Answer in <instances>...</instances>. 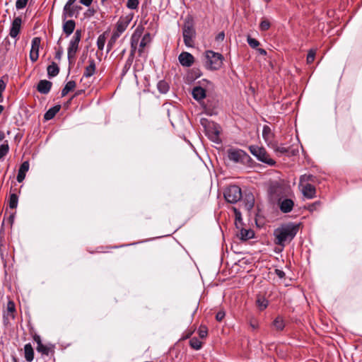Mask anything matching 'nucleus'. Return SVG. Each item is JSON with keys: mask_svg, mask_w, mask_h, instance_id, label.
Listing matches in <instances>:
<instances>
[{"mask_svg": "<svg viewBox=\"0 0 362 362\" xmlns=\"http://www.w3.org/2000/svg\"><path fill=\"white\" fill-rule=\"evenodd\" d=\"M313 180V175H303L300 177V185L303 184L305 182H309Z\"/></svg>", "mask_w": 362, "mask_h": 362, "instance_id": "09e8293b", "label": "nucleus"}, {"mask_svg": "<svg viewBox=\"0 0 362 362\" xmlns=\"http://www.w3.org/2000/svg\"><path fill=\"white\" fill-rule=\"evenodd\" d=\"M275 273L281 279H282V278H284L285 276V273L282 270L276 269L275 270Z\"/></svg>", "mask_w": 362, "mask_h": 362, "instance_id": "bf43d9fd", "label": "nucleus"}, {"mask_svg": "<svg viewBox=\"0 0 362 362\" xmlns=\"http://www.w3.org/2000/svg\"><path fill=\"white\" fill-rule=\"evenodd\" d=\"M106 42L105 33L100 35L97 39V47L98 49L103 50Z\"/></svg>", "mask_w": 362, "mask_h": 362, "instance_id": "e433bc0d", "label": "nucleus"}, {"mask_svg": "<svg viewBox=\"0 0 362 362\" xmlns=\"http://www.w3.org/2000/svg\"><path fill=\"white\" fill-rule=\"evenodd\" d=\"M144 28L143 25H138L132 35L141 37L144 33Z\"/></svg>", "mask_w": 362, "mask_h": 362, "instance_id": "de8ad7c7", "label": "nucleus"}, {"mask_svg": "<svg viewBox=\"0 0 362 362\" xmlns=\"http://www.w3.org/2000/svg\"><path fill=\"white\" fill-rule=\"evenodd\" d=\"M25 358L28 362H31L34 358V351L30 344L24 346Z\"/></svg>", "mask_w": 362, "mask_h": 362, "instance_id": "b1692460", "label": "nucleus"}, {"mask_svg": "<svg viewBox=\"0 0 362 362\" xmlns=\"http://www.w3.org/2000/svg\"><path fill=\"white\" fill-rule=\"evenodd\" d=\"M22 24V19L21 17H16L12 23L10 28L9 35L11 37L16 38L21 32Z\"/></svg>", "mask_w": 362, "mask_h": 362, "instance_id": "ddd939ff", "label": "nucleus"}, {"mask_svg": "<svg viewBox=\"0 0 362 362\" xmlns=\"http://www.w3.org/2000/svg\"><path fill=\"white\" fill-rule=\"evenodd\" d=\"M225 317V313L223 311H219L216 315V319L217 321L221 322Z\"/></svg>", "mask_w": 362, "mask_h": 362, "instance_id": "5fc2aeb1", "label": "nucleus"}, {"mask_svg": "<svg viewBox=\"0 0 362 362\" xmlns=\"http://www.w3.org/2000/svg\"><path fill=\"white\" fill-rule=\"evenodd\" d=\"M270 146L274 149V151L276 153H279L281 155L285 154L288 152V149L287 148L284 147L283 145L279 146V145L273 143Z\"/></svg>", "mask_w": 362, "mask_h": 362, "instance_id": "72a5a7b5", "label": "nucleus"}, {"mask_svg": "<svg viewBox=\"0 0 362 362\" xmlns=\"http://www.w3.org/2000/svg\"><path fill=\"white\" fill-rule=\"evenodd\" d=\"M262 136H263V139H264L265 142L268 144V146H270L274 143L273 142L274 134H273L271 128L269 126L264 125L263 127Z\"/></svg>", "mask_w": 362, "mask_h": 362, "instance_id": "a211bd4d", "label": "nucleus"}, {"mask_svg": "<svg viewBox=\"0 0 362 362\" xmlns=\"http://www.w3.org/2000/svg\"><path fill=\"white\" fill-rule=\"evenodd\" d=\"M52 83L47 80H40L37 84V90L42 94H47L52 88Z\"/></svg>", "mask_w": 362, "mask_h": 362, "instance_id": "f3484780", "label": "nucleus"}, {"mask_svg": "<svg viewBox=\"0 0 362 362\" xmlns=\"http://www.w3.org/2000/svg\"><path fill=\"white\" fill-rule=\"evenodd\" d=\"M182 35L184 43L187 47H192L194 38L196 35L193 21L191 18L185 20L182 27Z\"/></svg>", "mask_w": 362, "mask_h": 362, "instance_id": "20e7f679", "label": "nucleus"}, {"mask_svg": "<svg viewBox=\"0 0 362 362\" xmlns=\"http://www.w3.org/2000/svg\"><path fill=\"white\" fill-rule=\"evenodd\" d=\"M6 88V83L4 81V80L0 79V101H1L2 99V93Z\"/></svg>", "mask_w": 362, "mask_h": 362, "instance_id": "603ef678", "label": "nucleus"}, {"mask_svg": "<svg viewBox=\"0 0 362 362\" xmlns=\"http://www.w3.org/2000/svg\"><path fill=\"white\" fill-rule=\"evenodd\" d=\"M250 153L255 156L259 161L264 163L270 166L275 165L276 162L274 160L270 158L267 151L258 146H250L249 147Z\"/></svg>", "mask_w": 362, "mask_h": 362, "instance_id": "39448f33", "label": "nucleus"}, {"mask_svg": "<svg viewBox=\"0 0 362 362\" xmlns=\"http://www.w3.org/2000/svg\"><path fill=\"white\" fill-rule=\"evenodd\" d=\"M119 37V36H118L117 34H114L112 33V35L110 40L108 41V43L107 45V52H110L113 48L116 41L117 40V39Z\"/></svg>", "mask_w": 362, "mask_h": 362, "instance_id": "4c0bfd02", "label": "nucleus"}, {"mask_svg": "<svg viewBox=\"0 0 362 362\" xmlns=\"http://www.w3.org/2000/svg\"><path fill=\"white\" fill-rule=\"evenodd\" d=\"M76 82L74 81H68L64 88L62 90V97L66 96L70 91L76 88Z\"/></svg>", "mask_w": 362, "mask_h": 362, "instance_id": "7c9ffc66", "label": "nucleus"}, {"mask_svg": "<svg viewBox=\"0 0 362 362\" xmlns=\"http://www.w3.org/2000/svg\"><path fill=\"white\" fill-rule=\"evenodd\" d=\"M138 0H127V6L130 9H136L138 7Z\"/></svg>", "mask_w": 362, "mask_h": 362, "instance_id": "a18cd8bd", "label": "nucleus"}, {"mask_svg": "<svg viewBox=\"0 0 362 362\" xmlns=\"http://www.w3.org/2000/svg\"><path fill=\"white\" fill-rule=\"evenodd\" d=\"M18 197L16 194H11L9 197V207L11 209H16L18 206Z\"/></svg>", "mask_w": 362, "mask_h": 362, "instance_id": "ea45409f", "label": "nucleus"}, {"mask_svg": "<svg viewBox=\"0 0 362 362\" xmlns=\"http://www.w3.org/2000/svg\"><path fill=\"white\" fill-rule=\"evenodd\" d=\"M81 93H82V90H78V91L75 94V95H80Z\"/></svg>", "mask_w": 362, "mask_h": 362, "instance_id": "774afa93", "label": "nucleus"}, {"mask_svg": "<svg viewBox=\"0 0 362 362\" xmlns=\"http://www.w3.org/2000/svg\"><path fill=\"white\" fill-rule=\"evenodd\" d=\"M95 62L94 59H90L88 60V65L86 67L83 77L89 78L92 76L95 72Z\"/></svg>", "mask_w": 362, "mask_h": 362, "instance_id": "aec40b11", "label": "nucleus"}, {"mask_svg": "<svg viewBox=\"0 0 362 362\" xmlns=\"http://www.w3.org/2000/svg\"><path fill=\"white\" fill-rule=\"evenodd\" d=\"M36 349L39 353H41L43 355L48 356L49 353L52 351V347L42 344H40V346H37Z\"/></svg>", "mask_w": 362, "mask_h": 362, "instance_id": "473e14b6", "label": "nucleus"}, {"mask_svg": "<svg viewBox=\"0 0 362 362\" xmlns=\"http://www.w3.org/2000/svg\"><path fill=\"white\" fill-rule=\"evenodd\" d=\"M29 170L28 161H24L20 166L18 173L17 175V181L21 182L25 177V174Z\"/></svg>", "mask_w": 362, "mask_h": 362, "instance_id": "6ab92c4d", "label": "nucleus"}, {"mask_svg": "<svg viewBox=\"0 0 362 362\" xmlns=\"http://www.w3.org/2000/svg\"><path fill=\"white\" fill-rule=\"evenodd\" d=\"M247 42L252 48H256L259 45V42L250 36L247 37Z\"/></svg>", "mask_w": 362, "mask_h": 362, "instance_id": "c03bdc74", "label": "nucleus"}, {"mask_svg": "<svg viewBox=\"0 0 362 362\" xmlns=\"http://www.w3.org/2000/svg\"><path fill=\"white\" fill-rule=\"evenodd\" d=\"M220 129V127L214 123L209 124V127L206 128V134L209 139L217 144L221 142L219 137Z\"/></svg>", "mask_w": 362, "mask_h": 362, "instance_id": "0eeeda50", "label": "nucleus"}, {"mask_svg": "<svg viewBox=\"0 0 362 362\" xmlns=\"http://www.w3.org/2000/svg\"><path fill=\"white\" fill-rule=\"evenodd\" d=\"M41 43V38L35 37L32 40L30 59L33 62L37 60L39 57V49Z\"/></svg>", "mask_w": 362, "mask_h": 362, "instance_id": "1a4fd4ad", "label": "nucleus"}, {"mask_svg": "<svg viewBox=\"0 0 362 362\" xmlns=\"http://www.w3.org/2000/svg\"><path fill=\"white\" fill-rule=\"evenodd\" d=\"M69 1V5L71 4H74L76 0H68Z\"/></svg>", "mask_w": 362, "mask_h": 362, "instance_id": "0e129e2a", "label": "nucleus"}, {"mask_svg": "<svg viewBox=\"0 0 362 362\" xmlns=\"http://www.w3.org/2000/svg\"><path fill=\"white\" fill-rule=\"evenodd\" d=\"M125 52H126L125 49L122 51V52H121L122 57L124 54Z\"/></svg>", "mask_w": 362, "mask_h": 362, "instance_id": "338daca9", "label": "nucleus"}, {"mask_svg": "<svg viewBox=\"0 0 362 362\" xmlns=\"http://www.w3.org/2000/svg\"><path fill=\"white\" fill-rule=\"evenodd\" d=\"M235 213V224L238 226V223H241V214L237 211L236 209H234Z\"/></svg>", "mask_w": 362, "mask_h": 362, "instance_id": "864d4df0", "label": "nucleus"}, {"mask_svg": "<svg viewBox=\"0 0 362 362\" xmlns=\"http://www.w3.org/2000/svg\"><path fill=\"white\" fill-rule=\"evenodd\" d=\"M271 23L268 19L263 18L259 24V29L261 31H266L270 28Z\"/></svg>", "mask_w": 362, "mask_h": 362, "instance_id": "58836bf2", "label": "nucleus"}, {"mask_svg": "<svg viewBox=\"0 0 362 362\" xmlns=\"http://www.w3.org/2000/svg\"><path fill=\"white\" fill-rule=\"evenodd\" d=\"M60 106L56 105L49 109L45 114L44 118L45 120L52 119L56 114L59 111Z\"/></svg>", "mask_w": 362, "mask_h": 362, "instance_id": "c85d7f7f", "label": "nucleus"}, {"mask_svg": "<svg viewBox=\"0 0 362 362\" xmlns=\"http://www.w3.org/2000/svg\"><path fill=\"white\" fill-rule=\"evenodd\" d=\"M93 0H80V3L84 6H89Z\"/></svg>", "mask_w": 362, "mask_h": 362, "instance_id": "052dcab7", "label": "nucleus"}, {"mask_svg": "<svg viewBox=\"0 0 362 362\" xmlns=\"http://www.w3.org/2000/svg\"><path fill=\"white\" fill-rule=\"evenodd\" d=\"M81 8V6H74V4L69 5V1L65 4L63 9V17L64 18H71L76 12Z\"/></svg>", "mask_w": 362, "mask_h": 362, "instance_id": "dca6fc26", "label": "nucleus"}, {"mask_svg": "<svg viewBox=\"0 0 362 362\" xmlns=\"http://www.w3.org/2000/svg\"><path fill=\"white\" fill-rule=\"evenodd\" d=\"M302 194L307 199H313L316 197V189L315 187L310 184H300L299 185Z\"/></svg>", "mask_w": 362, "mask_h": 362, "instance_id": "9b49d317", "label": "nucleus"}, {"mask_svg": "<svg viewBox=\"0 0 362 362\" xmlns=\"http://www.w3.org/2000/svg\"><path fill=\"white\" fill-rule=\"evenodd\" d=\"M279 206L281 212L288 213L293 210L294 202L291 199H279Z\"/></svg>", "mask_w": 362, "mask_h": 362, "instance_id": "2eb2a0df", "label": "nucleus"}, {"mask_svg": "<svg viewBox=\"0 0 362 362\" xmlns=\"http://www.w3.org/2000/svg\"><path fill=\"white\" fill-rule=\"evenodd\" d=\"M299 224L289 223L281 226L274 231L275 244L284 247L289 243L299 230Z\"/></svg>", "mask_w": 362, "mask_h": 362, "instance_id": "f257e3e1", "label": "nucleus"}, {"mask_svg": "<svg viewBox=\"0 0 362 362\" xmlns=\"http://www.w3.org/2000/svg\"><path fill=\"white\" fill-rule=\"evenodd\" d=\"M270 198L273 202L279 201L280 196L283 194V188L278 182L272 184L269 187Z\"/></svg>", "mask_w": 362, "mask_h": 362, "instance_id": "f8f14e48", "label": "nucleus"}, {"mask_svg": "<svg viewBox=\"0 0 362 362\" xmlns=\"http://www.w3.org/2000/svg\"><path fill=\"white\" fill-rule=\"evenodd\" d=\"M3 110H4V107L0 105V114L2 112Z\"/></svg>", "mask_w": 362, "mask_h": 362, "instance_id": "69168bd1", "label": "nucleus"}, {"mask_svg": "<svg viewBox=\"0 0 362 362\" xmlns=\"http://www.w3.org/2000/svg\"><path fill=\"white\" fill-rule=\"evenodd\" d=\"M269 305V300L262 295H257L256 299V305L259 310L262 311L265 310Z\"/></svg>", "mask_w": 362, "mask_h": 362, "instance_id": "5701e85b", "label": "nucleus"}, {"mask_svg": "<svg viewBox=\"0 0 362 362\" xmlns=\"http://www.w3.org/2000/svg\"><path fill=\"white\" fill-rule=\"evenodd\" d=\"M205 66L209 70H218L223 65V57L221 54L212 50L205 52Z\"/></svg>", "mask_w": 362, "mask_h": 362, "instance_id": "f03ea898", "label": "nucleus"}, {"mask_svg": "<svg viewBox=\"0 0 362 362\" xmlns=\"http://www.w3.org/2000/svg\"><path fill=\"white\" fill-rule=\"evenodd\" d=\"M258 52L261 54V55H266L267 54V51L262 48H259L257 49Z\"/></svg>", "mask_w": 362, "mask_h": 362, "instance_id": "680f3d73", "label": "nucleus"}, {"mask_svg": "<svg viewBox=\"0 0 362 362\" xmlns=\"http://www.w3.org/2000/svg\"><path fill=\"white\" fill-rule=\"evenodd\" d=\"M272 325L276 331H281L285 327V322L281 316H277L273 321Z\"/></svg>", "mask_w": 362, "mask_h": 362, "instance_id": "cd10ccee", "label": "nucleus"}, {"mask_svg": "<svg viewBox=\"0 0 362 362\" xmlns=\"http://www.w3.org/2000/svg\"><path fill=\"white\" fill-rule=\"evenodd\" d=\"M246 156V153L240 149H229L228 151V158L235 163L243 161Z\"/></svg>", "mask_w": 362, "mask_h": 362, "instance_id": "9d476101", "label": "nucleus"}, {"mask_svg": "<svg viewBox=\"0 0 362 362\" xmlns=\"http://www.w3.org/2000/svg\"><path fill=\"white\" fill-rule=\"evenodd\" d=\"M63 54V50L62 49H59L58 51L56 52L55 53V58L58 60H60L61 58H62V56Z\"/></svg>", "mask_w": 362, "mask_h": 362, "instance_id": "13d9d810", "label": "nucleus"}, {"mask_svg": "<svg viewBox=\"0 0 362 362\" xmlns=\"http://www.w3.org/2000/svg\"><path fill=\"white\" fill-rule=\"evenodd\" d=\"M198 334L200 338H206L208 334V329L205 325H201L198 329Z\"/></svg>", "mask_w": 362, "mask_h": 362, "instance_id": "79ce46f5", "label": "nucleus"}, {"mask_svg": "<svg viewBox=\"0 0 362 362\" xmlns=\"http://www.w3.org/2000/svg\"><path fill=\"white\" fill-rule=\"evenodd\" d=\"M76 24L74 21L69 20L63 25V31L67 36L70 35L74 30Z\"/></svg>", "mask_w": 362, "mask_h": 362, "instance_id": "393cba45", "label": "nucleus"}, {"mask_svg": "<svg viewBox=\"0 0 362 362\" xmlns=\"http://www.w3.org/2000/svg\"><path fill=\"white\" fill-rule=\"evenodd\" d=\"M8 151L9 146L7 143L0 145V159L4 158L8 153Z\"/></svg>", "mask_w": 362, "mask_h": 362, "instance_id": "a19ab883", "label": "nucleus"}, {"mask_svg": "<svg viewBox=\"0 0 362 362\" xmlns=\"http://www.w3.org/2000/svg\"><path fill=\"white\" fill-rule=\"evenodd\" d=\"M178 60L182 66L189 67L194 62V58L192 54L187 52H182L178 57Z\"/></svg>", "mask_w": 362, "mask_h": 362, "instance_id": "4468645a", "label": "nucleus"}, {"mask_svg": "<svg viewBox=\"0 0 362 362\" xmlns=\"http://www.w3.org/2000/svg\"><path fill=\"white\" fill-rule=\"evenodd\" d=\"M151 37L150 33H146L143 36V37H142V39H141V42L139 43V49H138V52H139V56L142 55V54L144 52V48L147 45H148L151 43Z\"/></svg>", "mask_w": 362, "mask_h": 362, "instance_id": "412c9836", "label": "nucleus"}, {"mask_svg": "<svg viewBox=\"0 0 362 362\" xmlns=\"http://www.w3.org/2000/svg\"><path fill=\"white\" fill-rule=\"evenodd\" d=\"M157 88L160 93L165 94L169 90V85L165 81L161 80L158 81Z\"/></svg>", "mask_w": 362, "mask_h": 362, "instance_id": "2f4dec72", "label": "nucleus"}, {"mask_svg": "<svg viewBox=\"0 0 362 362\" xmlns=\"http://www.w3.org/2000/svg\"><path fill=\"white\" fill-rule=\"evenodd\" d=\"M139 39H140V37L135 36L134 35H132V37H131V51H130V57H132V59H134V54H135V52H136V48H137V45L139 43Z\"/></svg>", "mask_w": 362, "mask_h": 362, "instance_id": "c756f323", "label": "nucleus"}, {"mask_svg": "<svg viewBox=\"0 0 362 362\" xmlns=\"http://www.w3.org/2000/svg\"><path fill=\"white\" fill-rule=\"evenodd\" d=\"M193 98L199 101L206 97V90L201 86H196L192 89Z\"/></svg>", "mask_w": 362, "mask_h": 362, "instance_id": "4be33fe9", "label": "nucleus"}, {"mask_svg": "<svg viewBox=\"0 0 362 362\" xmlns=\"http://www.w3.org/2000/svg\"><path fill=\"white\" fill-rule=\"evenodd\" d=\"M223 195L227 202L235 204L241 199L242 191L238 185H230L225 189Z\"/></svg>", "mask_w": 362, "mask_h": 362, "instance_id": "423d86ee", "label": "nucleus"}, {"mask_svg": "<svg viewBox=\"0 0 362 362\" xmlns=\"http://www.w3.org/2000/svg\"><path fill=\"white\" fill-rule=\"evenodd\" d=\"M6 311L8 314H10L12 319H14L16 313V305L13 300H8L6 306Z\"/></svg>", "mask_w": 362, "mask_h": 362, "instance_id": "f704fd0d", "label": "nucleus"}, {"mask_svg": "<svg viewBox=\"0 0 362 362\" xmlns=\"http://www.w3.org/2000/svg\"><path fill=\"white\" fill-rule=\"evenodd\" d=\"M189 345L192 349L199 350L202 346V342L197 337H193L189 341Z\"/></svg>", "mask_w": 362, "mask_h": 362, "instance_id": "c9c22d12", "label": "nucleus"}, {"mask_svg": "<svg viewBox=\"0 0 362 362\" xmlns=\"http://www.w3.org/2000/svg\"><path fill=\"white\" fill-rule=\"evenodd\" d=\"M82 32L81 30H76L69 42L67 49V58L69 64L75 62L76 55L79 48V42L81 39Z\"/></svg>", "mask_w": 362, "mask_h": 362, "instance_id": "7ed1b4c3", "label": "nucleus"}, {"mask_svg": "<svg viewBox=\"0 0 362 362\" xmlns=\"http://www.w3.org/2000/svg\"><path fill=\"white\" fill-rule=\"evenodd\" d=\"M254 231L251 229L242 228L240 230L239 236L241 240H247L254 237Z\"/></svg>", "mask_w": 362, "mask_h": 362, "instance_id": "bb28decb", "label": "nucleus"}, {"mask_svg": "<svg viewBox=\"0 0 362 362\" xmlns=\"http://www.w3.org/2000/svg\"><path fill=\"white\" fill-rule=\"evenodd\" d=\"M5 138V134L3 132H0V141Z\"/></svg>", "mask_w": 362, "mask_h": 362, "instance_id": "e2e57ef3", "label": "nucleus"}, {"mask_svg": "<svg viewBox=\"0 0 362 362\" xmlns=\"http://www.w3.org/2000/svg\"><path fill=\"white\" fill-rule=\"evenodd\" d=\"M47 75L49 78L54 77L59 73V67L55 62H52L47 68Z\"/></svg>", "mask_w": 362, "mask_h": 362, "instance_id": "a878e982", "label": "nucleus"}, {"mask_svg": "<svg viewBox=\"0 0 362 362\" xmlns=\"http://www.w3.org/2000/svg\"><path fill=\"white\" fill-rule=\"evenodd\" d=\"M131 21L132 18L129 16L120 17L116 23L115 30L113 31V33L117 34L120 37L129 26Z\"/></svg>", "mask_w": 362, "mask_h": 362, "instance_id": "6e6552de", "label": "nucleus"}, {"mask_svg": "<svg viewBox=\"0 0 362 362\" xmlns=\"http://www.w3.org/2000/svg\"><path fill=\"white\" fill-rule=\"evenodd\" d=\"M132 61H133V59H132V57H130V55H129V58L124 66V69H123L124 73H125L130 68Z\"/></svg>", "mask_w": 362, "mask_h": 362, "instance_id": "3c124183", "label": "nucleus"}, {"mask_svg": "<svg viewBox=\"0 0 362 362\" xmlns=\"http://www.w3.org/2000/svg\"><path fill=\"white\" fill-rule=\"evenodd\" d=\"M315 54H316V51L315 49H310L308 53V55H307V59H306V61H307V63L308 64H312L314 60H315Z\"/></svg>", "mask_w": 362, "mask_h": 362, "instance_id": "37998d69", "label": "nucleus"}, {"mask_svg": "<svg viewBox=\"0 0 362 362\" xmlns=\"http://www.w3.org/2000/svg\"><path fill=\"white\" fill-rule=\"evenodd\" d=\"M33 339L37 343V346H40V344H42L41 338L39 335L35 334L33 336Z\"/></svg>", "mask_w": 362, "mask_h": 362, "instance_id": "4d7b16f0", "label": "nucleus"}, {"mask_svg": "<svg viewBox=\"0 0 362 362\" xmlns=\"http://www.w3.org/2000/svg\"><path fill=\"white\" fill-rule=\"evenodd\" d=\"M224 38H225V33L223 32H221L216 35V40L222 42L224 40Z\"/></svg>", "mask_w": 362, "mask_h": 362, "instance_id": "6e6d98bb", "label": "nucleus"}, {"mask_svg": "<svg viewBox=\"0 0 362 362\" xmlns=\"http://www.w3.org/2000/svg\"><path fill=\"white\" fill-rule=\"evenodd\" d=\"M321 204V202L320 201H317L313 204H310L308 206V209L310 211H314L315 210L317 209V208L320 206Z\"/></svg>", "mask_w": 362, "mask_h": 362, "instance_id": "8fccbe9b", "label": "nucleus"}, {"mask_svg": "<svg viewBox=\"0 0 362 362\" xmlns=\"http://www.w3.org/2000/svg\"><path fill=\"white\" fill-rule=\"evenodd\" d=\"M28 2V0H17L16 2V7L18 10L24 8L27 4Z\"/></svg>", "mask_w": 362, "mask_h": 362, "instance_id": "49530a36", "label": "nucleus"}]
</instances>
